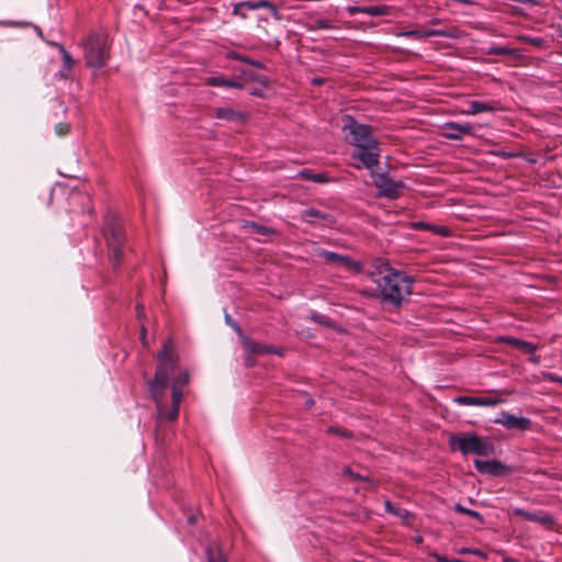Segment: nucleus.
I'll return each mask as SVG.
<instances>
[{
    "instance_id": "nucleus-44",
    "label": "nucleus",
    "mask_w": 562,
    "mask_h": 562,
    "mask_svg": "<svg viewBox=\"0 0 562 562\" xmlns=\"http://www.w3.org/2000/svg\"><path fill=\"white\" fill-rule=\"evenodd\" d=\"M248 64L257 67V68H262L263 65L260 63V61H255V60H249Z\"/></svg>"
},
{
    "instance_id": "nucleus-5",
    "label": "nucleus",
    "mask_w": 562,
    "mask_h": 562,
    "mask_svg": "<svg viewBox=\"0 0 562 562\" xmlns=\"http://www.w3.org/2000/svg\"><path fill=\"white\" fill-rule=\"evenodd\" d=\"M190 374L187 370L181 371L172 382L171 405L168 407L162 400V414H157L159 420L175 422L179 416L180 403L183 398L182 390L189 383Z\"/></svg>"
},
{
    "instance_id": "nucleus-28",
    "label": "nucleus",
    "mask_w": 562,
    "mask_h": 562,
    "mask_svg": "<svg viewBox=\"0 0 562 562\" xmlns=\"http://www.w3.org/2000/svg\"><path fill=\"white\" fill-rule=\"evenodd\" d=\"M299 176L301 178H303V179L312 180V181L318 182V183H322V182L326 181V178H325L324 175H322V173H313L308 169H303L302 171L299 172Z\"/></svg>"
},
{
    "instance_id": "nucleus-23",
    "label": "nucleus",
    "mask_w": 562,
    "mask_h": 562,
    "mask_svg": "<svg viewBox=\"0 0 562 562\" xmlns=\"http://www.w3.org/2000/svg\"><path fill=\"white\" fill-rule=\"evenodd\" d=\"M207 562H227L222 548L217 542L210 543L205 549Z\"/></svg>"
},
{
    "instance_id": "nucleus-38",
    "label": "nucleus",
    "mask_w": 562,
    "mask_h": 562,
    "mask_svg": "<svg viewBox=\"0 0 562 562\" xmlns=\"http://www.w3.org/2000/svg\"><path fill=\"white\" fill-rule=\"evenodd\" d=\"M228 57L233 58V59H237V60L244 61V63H248L249 61V59L246 56H241V55H239L237 53H229Z\"/></svg>"
},
{
    "instance_id": "nucleus-19",
    "label": "nucleus",
    "mask_w": 562,
    "mask_h": 562,
    "mask_svg": "<svg viewBox=\"0 0 562 562\" xmlns=\"http://www.w3.org/2000/svg\"><path fill=\"white\" fill-rule=\"evenodd\" d=\"M347 10L350 14L366 13L371 16L386 15L390 12V8L386 5L349 7Z\"/></svg>"
},
{
    "instance_id": "nucleus-14",
    "label": "nucleus",
    "mask_w": 562,
    "mask_h": 562,
    "mask_svg": "<svg viewBox=\"0 0 562 562\" xmlns=\"http://www.w3.org/2000/svg\"><path fill=\"white\" fill-rule=\"evenodd\" d=\"M212 115L218 120L235 123H245L248 117L245 112L235 110L231 106L215 108L212 110Z\"/></svg>"
},
{
    "instance_id": "nucleus-34",
    "label": "nucleus",
    "mask_w": 562,
    "mask_h": 562,
    "mask_svg": "<svg viewBox=\"0 0 562 562\" xmlns=\"http://www.w3.org/2000/svg\"><path fill=\"white\" fill-rule=\"evenodd\" d=\"M512 513H513V515H515V516H521V517H524L525 519H527V520H531V521H532L533 513H529V512H526V510H524V509H521V508H517V507H516V508H513V509H512Z\"/></svg>"
},
{
    "instance_id": "nucleus-10",
    "label": "nucleus",
    "mask_w": 562,
    "mask_h": 562,
    "mask_svg": "<svg viewBox=\"0 0 562 562\" xmlns=\"http://www.w3.org/2000/svg\"><path fill=\"white\" fill-rule=\"evenodd\" d=\"M351 157L352 159L358 160L366 168L371 169L379 164L380 148L378 144L358 148L352 153Z\"/></svg>"
},
{
    "instance_id": "nucleus-47",
    "label": "nucleus",
    "mask_w": 562,
    "mask_h": 562,
    "mask_svg": "<svg viewBox=\"0 0 562 562\" xmlns=\"http://www.w3.org/2000/svg\"><path fill=\"white\" fill-rule=\"evenodd\" d=\"M144 313V307L142 305H137V316L140 317Z\"/></svg>"
},
{
    "instance_id": "nucleus-7",
    "label": "nucleus",
    "mask_w": 562,
    "mask_h": 562,
    "mask_svg": "<svg viewBox=\"0 0 562 562\" xmlns=\"http://www.w3.org/2000/svg\"><path fill=\"white\" fill-rule=\"evenodd\" d=\"M348 121L349 124H346L345 128L349 130L350 135L352 136L351 143L357 149L378 144L368 125L359 124L350 116H348Z\"/></svg>"
},
{
    "instance_id": "nucleus-36",
    "label": "nucleus",
    "mask_w": 562,
    "mask_h": 562,
    "mask_svg": "<svg viewBox=\"0 0 562 562\" xmlns=\"http://www.w3.org/2000/svg\"><path fill=\"white\" fill-rule=\"evenodd\" d=\"M460 553H470V554H475L477 557H481V558H485V553L482 552L481 550L479 549H468V548H463L460 550Z\"/></svg>"
},
{
    "instance_id": "nucleus-8",
    "label": "nucleus",
    "mask_w": 562,
    "mask_h": 562,
    "mask_svg": "<svg viewBox=\"0 0 562 562\" xmlns=\"http://www.w3.org/2000/svg\"><path fill=\"white\" fill-rule=\"evenodd\" d=\"M372 178L373 184L379 190V194L387 199H397L405 188L402 181L393 180L385 173L372 172Z\"/></svg>"
},
{
    "instance_id": "nucleus-52",
    "label": "nucleus",
    "mask_w": 562,
    "mask_h": 562,
    "mask_svg": "<svg viewBox=\"0 0 562 562\" xmlns=\"http://www.w3.org/2000/svg\"><path fill=\"white\" fill-rule=\"evenodd\" d=\"M531 360H532L533 362L538 363V362H539V357H532V358H531Z\"/></svg>"
},
{
    "instance_id": "nucleus-16",
    "label": "nucleus",
    "mask_w": 562,
    "mask_h": 562,
    "mask_svg": "<svg viewBox=\"0 0 562 562\" xmlns=\"http://www.w3.org/2000/svg\"><path fill=\"white\" fill-rule=\"evenodd\" d=\"M456 402L463 405L495 406L504 401L495 396H459Z\"/></svg>"
},
{
    "instance_id": "nucleus-43",
    "label": "nucleus",
    "mask_w": 562,
    "mask_h": 562,
    "mask_svg": "<svg viewBox=\"0 0 562 562\" xmlns=\"http://www.w3.org/2000/svg\"><path fill=\"white\" fill-rule=\"evenodd\" d=\"M140 339L144 345H146V329L143 327L140 331Z\"/></svg>"
},
{
    "instance_id": "nucleus-12",
    "label": "nucleus",
    "mask_w": 562,
    "mask_h": 562,
    "mask_svg": "<svg viewBox=\"0 0 562 562\" xmlns=\"http://www.w3.org/2000/svg\"><path fill=\"white\" fill-rule=\"evenodd\" d=\"M319 256L334 267H344L347 271H357L360 265L353 261L349 256H342L333 251L322 250Z\"/></svg>"
},
{
    "instance_id": "nucleus-17",
    "label": "nucleus",
    "mask_w": 562,
    "mask_h": 562,
    "mask_svg": "<svg viewBox=\"0 0 562 562\" xmlns=\"http://www.w3.org/2000/svg\"><path fill=\"white\" fill-rule=\"evenodd\" d=\"M404 36L407 37H415L418 40L430 37V36H443V37H456L457 31H446V30H414V31H407L403 33Z\"/></svg>"
},
{
    "instance_id": "nucleus-46",
    "label": "nucleus",
    "mask_w": 562,
    "mask_h": 562,
    "mask_svg": "<svg viewBox=\"0 0 562 562\" xmlns=\"http://www.w3.org/2000/svg\"><path fill=\"white\" fill-rule=\"evenodd\" d=\"M530 42L533 44V45H540L542 43V40L541 38H531Z\"/></svg>"
},
{
    "instance_id": "nucleus-3",
    "label": "nucleus",
    "mask_w": 562,
    "mask_h": 562,
    "mask_svg": "<svg viewBox=\"0 0 562 562\" xmlns=\"http://www.w3.org/2000/svg\"><path fill=\"white\" fill-rule=\"evenodd\" d=\"M103 237L106 240L109 249V258L114 269L120 268L123 260V247L125 243V236L122 229L120 218L114 213H109L104 217Z\"/></svg>"
},
{
    "instance_id": "nucleus-27",
    "label": "nucleus",
    "mask_w": 562,
    "mask_h": 562,
    "mask_svg": "<svg viewBox=\"0 0 562 562\" xmlns=\"http://www.w3.org/2000/svg\"><path fill=\"white\" fill-rule=\"evenodd\" d=\"M59 49H60L63 63H64V70L61 71V76L64 78H67L71 71V68H72L75 61H74L72 57L70 56V54L63 46H59Z\"/></svg>"
},
{
    "instance_id": "nucleus-37",
    "label": "nucleus",
    "mask_w": 562,
    "mask_h": 562,
    "mask_svg": "<svg viewBox=\"0 0 562 562\" xmlns=\"http://www.w3.org/2000/svg\"><path fill=\"white\" fill-rule=\"evenodd\" d=\"M509 49L506 48V47H492L490 49V54H495V55H506V54H509Z\"/></svg>"
},
{
    "instance_id": "nucleus-31",
    "label": "nucleus",
    "mask_w": 562,
    "mask_h": 562,
    "mask_svg": "<svg viewBox=\"0 0 562 562\" xmlns=\"http://www.w3.org/2000/svg\"><path fill=\"white\" fill-rule=\"evenodd\" d=\"M417 226L425 227L427 229H431L432 232H435L436 234H438L440 236H449V234H450L449 228H447L445 226H430V225H427L424 223H419Z\"/></svg>"
},
{
    "instance_id": "nucleus-15",
    "label": "nucleus",
    "mask_w": 562,
    "mask_h": 562,
    "mask_svg": "<svg viewBox=\"0 0 562 562\" xmlns=\"http://www.w3.org/2000/svg\"><path fill=\"white\" fill-rule=\"evenodd\" d=\"M447 131L442 133V136L448 139L460 140L464 135H471L474 132L473 125L460 124L454 122H449L446 124Z\"/></svg>"
},
{
    "instance_id": "nucleus-4",
    "label": "nucleus",
    "mask_w": 562,
    "mask_h": 562,
    "mask_svg": "<svg viewBox=\"0 0 562 562\" xmlns=\"http://www.w3.org/2000/svg\"><path fill=\"white\" fill-rule=\"evenodd\" d=\"M449 443L453 450H459L464 456L474 453L487 457L494 453V445L488 439L471 432L452 436L449 439Z\"/></svg>"
},
{
    "instance_id": "nucleus-30",
    "label": "nucleus",
    "mask_w": 562,
    "mask_h": 562,
    "mask_svg": "<svg viewBox=\"0 0 562 562\" xmlns=\"http://www.w3.org/2000/svg\"><path fill=\"white\" fill-rule=\"evenodd\" d=\"M454 509L461 514H464V515H468L470 517L477 519L480 522H483L482 515L475 510L465 508L461 504H456Z\"/></svg>"
},
{
    "instance_id": "nucleus-25",
    "label": "nucleus",
    "mask_w": 562,
    "mask_h": 562,
    "mask_svg": "<svg viewBox=\"0 0 562 562\" xmlns=\"http://www.w3.org/2000/svg\"><path fill=\"white\" fill-rule=\"evenodd\" d=\"M244 227L262 236H270L276 234L273 228L257 224L255 222H246Z\"/></svg>"
},
{
    "instance_id": "nucleus-49",
    "label": "nucleus",
    "mask_w": 562,
    "mask_h": 562,
    "mask_svg": "<svg viewBox=\"0 0 562 562\" xmlns=\"http://www.w3.org/2000/svg\"><path fill=\"white\" fill-rule=\"evenodd\" d=\"M188 521H189V524H193L195 521V517L194 516H190L188 518Z\"/></svg>"
},
{
    "instance_id": "nucleus-2",
    "label": "nucleus",
    "mask_w": 562,
    "mask_h": 562,
    "mask_svg": "<svg viewBox=\"0 0 562 562\" xmlns=\"http://www.w3.org/2000/svg\"><path fill=\"white\" fill-rule=\"evenodd\" d=\"M179 363V356L171 339L164 342L162 349L157 355V367L155 376L148 381L150 397L156 404L157 414H162V397L169 384L170 375Z\"/></svg>"
},
{
    "instance_id": "nucleus-33",
    "label": "nucleus",
    "mask_w": 562,
    "mask_h": 562,
    "mask_svg": "<svg viewBox=\"0 0 562 562\" xmlns=\"http://www.w3.org/2000/svg\"><path fill=\"white\" fill-rule=\"evenodd\" d=\"M333 26L330 25L329 21L325 20V19H318L314 22V24L312 25V30H319V29H331Z\"/></svg>"
},
{
    "instance_id": "nucleus-24",
    "label": "nucleus",
    "mask_w": 562,
    "mask_h": 562,
    "mask_svg": "<svg viewBox=\"0 0 562 562\" xmlns=\"http://www.w3.org/2000/svg\"><path fill=\"white\" fill-rule=\"evenodd\" d=\"M505 341L510 346L520 349L524 353L527 355H532L538 349V346L532 342L520 340L513 337L506 338Z\"/></svg>"
},
{
    "instance_id": "nucleus-50",
    "label": "nucleus",
    "mask_w": 562,
    "mask_h": 562,
    "mask_svg": "<svg viewBox=\"0 0 562 562\" xmlns=\"http://www.w3.org/2000/svg\"><path fill=\"white\" fill-rule=\"evenodd\" d=\"M313 403H314V402H313V400L308 398V400H307V402H306V405H307V406H312V405H313Z\"/></svg>"
},
{
    "instance_id": "nucleus-21",
    "label": "nucleus",
    "mask_w": 562,
    "mask_h": 562,
    "mask_svg": "<svg viewBox=\"0 0 562 562\" xmlns=\"http://www.w3.org/2000/svg\"><path fill=\"white\" fill-rule=\"evenodd\" d=\"M205 85L211 86V87H225V88H235V89L244 88L243 82L237 81V80L225 79L222 76L206 78Z\"/></svg>"
},
{
    "instance_id": "nucleus-39",
    "label": "nucleus",
    "mask_w": 562,
    "mask_h": 562,
    "mask_svg": "<svg viewBox=\"0 0 562 562\" xmlns=\"http://www.w3.org/2000/svg\"><path fill=\"white\" fill-rule=\"evenodd\" d=\"M384 505H385L386 512H389L391 514H395L396 513L395 507L393 506V504L390 501H386Z\"/></svg>"
},
{
    "instance_id": "nucleus-29",
    "label": "nucleus",
    "mask_w": 562,
    "mask_h": 562,
    "mask_svg": "<svg viewBox=\"0 0 562 562\" xmlns=\"http://www.w3.org/2000/svg\"><path fill=\"white\" fill-rule=\"evenodd\" d=\"M240 79L244 81H258L262 85L266 83V79L257 74H255L252 70H241L240 71Z\"/></svg>"
},
{
    "instance_id": "nucleus-45",
    "label": "nucleus",
    "mask_w": 562,
    "mask_h": 562,
    "mask_svg": "<svg viewBox=\"0 0 562 562\" xmlns=\"http://www.w3.org/2000/svg\"><path fill=\"white\" fill-rule=\"evenodd\" d=\"M324 81H325V80H324V79H322V78H313V79H312V82H313L314 85H322Z\"/></svg>"
},
{
    "instance_id": "nucleus-48",
    "label": "nucleus",
    "mask_w": 562,
    "mask_h": 562,
    "mask_svg": "<svg viewBox=\"0 0 562 562\" xmlns=\"http://www.w3.org/2000/svg\"><path fill=\"white\" fill-rule=\"evenodd\" d=\"M344 473L353 476V473L351 472V470L349 468H346Z\"/></svg>"
},
{
    "instance_id": "nucleus-22",
    "label": "nucleus",
    "mask_w": 562,
    "mask_h": 562,
    "mask_svg": "<svg viewBox=\"0 0 562 562\" xmlns=\"http://www.w3.org/2000/svg\"><path fill=\"white\" fill-rule=\"evenodd\" d=\"M302 217L308 222V223H316V222H326L331 223V215L324 213L322 211H318L316 209H307L302 212Z\"/></svg>"
},
{
    "instance_id": "nucleus-9",
    "label": "nucleus",
    "mask_w": 562,
    "mask_h": 562,
    "mask_svg": "<svg viewBox=\"0 0 562 562\" xmlns=\"http://www.w3.org/2000/svg\"><path fill=\"white\" fill-rule=\"evenodd\" d=\"M268 9L276 20H280L278 8L269 0H247L235 4L233 13L246 18L244 10Z\"/></svg>"
},
{
    "instance_id": "nucleus-35",
    "label": "nucleus",
    "mask_w": 562,
    "mask_h": 562,
    "mask_svg": "<svg viewBox=\"0 0 562 562\" xmlns=\"http://www.w3.org/2000/svg\"><path fill=\"white\" fill-rule=\"evenodd\" d=\"M225 319H226V323L229 324L243 339V336H245V335L243 334L240 327L231 318L229 315H226Z\"/></svg>"
},
{
    "instance_id": "nucleus-13",
    "label": "nucleus",
    "mask_w": 562,
    "mask_h": 562,
    "mask_svg": "<svg viewBox=\"0 0 562 562\" xmlns=\"http://www.w3.org/2000/svg\"><path fill=\"white\" fill-rule=\"evenodd\" d=\"M495 424L503 425L508 429L527 430L530 428L531 422L526 417H518L508 412H502L494 420Z\"/></svg>"
},
{
    "instance_id": "nucleus-6",
    "label": "nucleus",
    "mask_w": 562,
    "mask_h": 562,
    "mask_svg": "<svg viewBox=\"0 0 562 562\" xmlns=\"http://www.w3.org/2000/svg\"><path fill=\"white\" fill-rule=\"evenodd\" d=\"M86 63L89 67H103L109 58L108 38L104 34H94L89 37L85 49Z\"/></svg>"
},
{
    "instance_id": "nucleus-40",
    "label": "nucleus",
    "mask_w": 562,
    "mask_h": 562,
    "mask_svg": "<svg viewBox=\"0 0 562 562\" xmlns=\"http://www.w3.org/2000/svg\"><path fill=\"white\" fill-rule=\"evenodd\" d=\"M328 431H329V432L338 434V435L344 436V437H348V436H349V432H347V431H340V430L336 429L335 427H330V428L328 429Z\"/></svg>"
},
{
    "instance_id": "nucleus-42",
    "label": "nucleus",
    "mask_w": 562,
    "mask_h": 562,
    "mask_svg": "<svg viewBox=\"0 0 562 562\" xmlns=\"http://www.w3.org/2000/svg\"><path fill=\"white\" fill-rule=\"evenodd\" d=\"M434 557L436 558V560H437L438 562H451V560H450V559H448V558H446V557H441V555H439V554H435Z\"/></svg>"
},
{
    "instance_id": "nucleus-11",
    "label": "nucleus",
    "mask_w": 562,
    "mask_h": 562,
    "mask_svg": "<svg viewBox=\"0 0 562 562\" xmlns=\"http://www.w3.org/2000/svg\"><path fill=\"white\" fill-rule=\"evenodd\" d=\"M475 469L482 474L492 476H502L512 472V468L505 465L498 460H474Z\"/></svg>"
},
{
    "instance_id": "nucleus-51",
    "label": "nucleus",
    "mask_w": 562,
    "mask_h": 562,
    "mask_svg": "<svg viewBox=\"0 0 562 562\" xmlns=\"http://www.w3.org/2000/svg\"><path fill=\"white\" fill-rule=\"evenodd\" d=\"M252 363H254V362H252V360L250 359V357H248V358H247V364H248V366H252Z\"/></svg>"
},
{
    "instance_id": "nucleus-26",
    "label": "nucleus",
    "mask_w": 562,
    "mask_h": 562,
    "mask_svg": "<svg viewBox=\"0 0 562 562\" xmlns=\"http://www.w3.org/2000/svg\"><path fill=\"white\" fill-rule=\"evenodd\" d=\"M532 521H536L548 529H552L555 525L554 518L544 512L533 513Z\"/></svg>"
},
{
    "instance_id": "nucleus-1",
    "label": "nucleus",
    "mask_w": 562,
    "mask_h": 562,
    "mask_svg": "<svg viewBox=\"0 0 562 562\" xmlns=\"http://www.w3.org/2000/svg\"><path fill=\"white\" fill-rule=\"evenodd\" d=\"M367 276L375 285L376 297L381 303L392 307L402 306L413 292L414 279L403 271L395 270L382 259L375 261Z\"/></svg>"
},
{
    "instance_id": "nucleus-53",
    "label": "nucleus",
    "mask_w": 562,
    "mask_h": 562,
    "mask_svg": "<svg viewBox=\"0 0 562 562\" xmlns=\"http://www.w3.org/2000/svg\"><path fill=\"white\" fill-rule=\"evenodd\" d=\"M451 562H464V561L459 560V559H454V560H451Z\"/></svg>"
},
{
    "instance_id": "nucleus-32",
    "label": "nucleus",
    "mask_w": 562,
    "mask_h": 562,
    "mask_svg": "<svg viewBox=\"0 0 562 562\" xmlns=\"http://www.w3.org/2000/svg\"><path fill=\"white\" fill-rule=\"evenodd\" d=\"M70 130V125L68 123H65V122H60L58 124L55 125V132L58 136H65L68 134Z\"/></svg>"
},
{
    "instance_id": "nucleus-18",
    "label": "nucleus",
    "mask_w": 562,
    "mask_h": 562,
    "mask_svg": "<svg viewBox=\"0 0 562 562\" xmlns=\"http://www.w3.org/2000/svg\"><path fill=\"white\" fill-rule=\"evenodd\" d=\"M243 346L245 348V350L249 353V355H260V353H278V355H281V352L272 347H269V346H266V345H262V344H258L256 341H254L252 339H250L249 337L247 336H243Z\"/></svg>"
},
{
    "instance_id": "nucleus-20",
    "label": "nucleus",
    "mask_w": 562,
    "mask_h": 562,
    "mask_svg": "<svg viewBox=\"0 0 562 562\" xmlns=\"http://www.w3.org/2000/svg\"><path fill=\"white\" fill-rule=\"evenodd\" d=\"M498 109V103L495 101H470L469 102V109L464 111L467 114H477L482 112H494Z\"/></svg>"
},
{
    "instance_id": "nucleus-41",
    "label": "nucleus",
    "mask_w": 562,
    "mask_h": 562,
    "mask_svg": "<svg viewBox=\"0 0 562 562\" xmlns=\"http://www.w3.org/2000/svg\"><path fill=\"white\" fill-rule=\"evenodd\" d=\"M394 515H397L400 516L401 518L405 519L406 517H408V512L405 510V509H401V510H396V513Z\"/></svg>"
}]
</instances>
